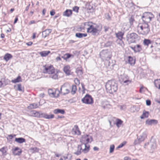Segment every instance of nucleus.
<instances>
[{
	"label": "nucleus",
	"mask_w": 160,
	"mask_h": 160,
	"mask_svg": "<svg viewBox=\"0 0 160 160\" xmlns=\"http://www.w3.org/2000/svg\"><path fill=\"white\" fill-rule=\"evenodd\" d=\"M83 29H87V32L90 33L91 35L97 36L100 33L102 26L92 22H87L83 23Z\"/></svg>",
	"instance_id": "f257e3e1"
},
{
	"label": "nucleus",
	"mask_w": 160,
	"mask_h": 160,
	"mask_svg": "<svg viewBox=\"0 0 160 160\" xmlns=\"http://www.w3.org/2000/svg\"><path fill=\"white\" fill-rule=\"evenodd\" d=\"M105 87L107 92L112 94L117 91L118 85L114 80H109L106 82Z\"/></svg>",
	"instance_id": "f03ea898"
},
{
	"label": "nucleus",
	"mask_w": 160,
	"mask_h": 160,
	"mask_svg": "<svg viewBox=\"0 0 160 160\" xmlns=\"http://www.w3.org/2000/svg\"><path fill=\"white\" fill-rule=\"evenodd\" d=\"M138 30L139 34L146 35L150 31L149 26L147 23H139L138 26Z\"/></svg>",
	"instance_id": "7ed1b4c3"
},
{
	"label": "nucleus",
	"mask_w": 160,
	"mask_h": 160,
	"mask_svg": "<svg viewBox=\"0 0 160 160\" xmlns=\"http://www.w3.org/2000/svg\"><path fill=\"white\" fill-rule=\"evenodd\" d=\"M44 72L50 74L49 77L53 79H58V73H55L54 69L52 65L48 67H45Z\"/></svg>",
	"instance_id": "20e7f679"
},
{
	"label": "nucleus",
	"mask_w": 160,
	"mask_h": 160,
	"mask_svg": "<svg viewBox=\"0 0 160 160\" xmlns=\"http://www.w3.org/2000/svg\"><path fill=\"white\" fill-rule=\"evenodd\" d=\"M119 80L121 84L124 85H128L131 82V81L129 80V78L128 75L124 74L120 76Z\"/></svg>",
	"instance_id": "39448f33"
},
{
	"label": "nucleus",
	"mask_w": 160,
	"mask_h": 160,
	"mask_svg": "<svg viewBox=\"0 0 160 160\" xmlns=\"http://www.w3.org/2000/svg\"><path fill=\"white\" fill-rule=\"evenodd\" d=\"M154 16L152 13L149 12L144 13L142 17V20L144 23L149 22L152 18H154Z\"/></svg>",
	"instance_id": "423d86ee"
},
{
	"label": "nucleus",
	"mask_w": 160,
	"mask_h": 160,
	"mask_svg": "<svg viewBox=\"0 0 160 160\" xmlns=\"http://www.w3.org/2000/svg\"><path fill=\"white\" fill-rule=\"evenodd\" d=\"M138 35L134 32L128 33L126 36V40L129 44L135 42L138 38Z\"/></svg>",
	"instance_id": "0eeeda50"
},
{
	"label": "nucleus",
	"mask_w": 160,
	"mask_h": 160,
	"mask_svg": "<svg viewBox=\"0 0 160 160\" xmlns=\"http://www.w3.org/2000/svg\"><path fill=\"white\" fill-rule=\"evenodd\" d=\"M156 143L155 140L152 138L149 142H147L145 144V148L148 149L150 148L151 150H154L156 148Z\"/></svg>",
	"instance_id": "6e6552de"
},
{
	"label": "nucleus",
	"mask_w": 160,
	"mask_h": 160,
	"mask_svg": "<svg viewBox=\"0 0 160 160\" xmlns=\"http://www.w3.org/2000/svg\"><path fill=\"white\" fill-rule=\"evenodd\" d=\"M92 141V136L88 135L86 134L82 136L81 139L80 140V142L82 143L81 144H88V143H90Z\"/></svg>",
	"instance_id": "1a4fd4ad"
},
{
	"label": "nucleus",
	"mask_w": 160,
	"mask_h": 160,
	"mask_svg": "<svg viewBox=\"0 0 160 160\" xmlns=\"http://www.w3.org/2000/svg\"><path fill=\"white\" fill-rule=\"evenodd\" d=\"M100 56L103 60H108L111 58L110 53L107 50L102 51L100 53Z\"/></svg>",
	"instance_id": "9d476101"
},
{
	"label": "nucleus",
	"mask_w": 160,
	"mask_h": 160,
	"mask_svg": "<svg viewBox=\"0 0 160 160\" xmlns=\"http://www.w3.org/2000/svg\"><path fill=\"white\" fill-rule=\"evenodd\" d=\"M147 137V132L146 131L143 132L139 136H138L137 139L134 142L135 145L138 144L143 141Z\"/></svg>",
	"instance_id": "9b49d317"
},
{
	"label": "nucleus",
	"mask_w": 160,
	"mask_h": 160,
	"mask_svg": "<svg viewBox=\"0 0 160 160\" xmlns=\"http://www.w3.org/2000/svg\"><path fill=\"white\" fill-rule=\"evenodd\" d=\"M82 101L83 103L88 104H92L93 102L92 98L91 95L88 94H87L82 99Z\"/></svg>",
	"instance_id": "f8f14e48"
},
{
	"label": "nucleus",
	"mask_w": 160,
	"mask_h": 160,
	"mask_svg": "<svg viewBox=\"0 0 160 160\" xmlns=\"http://www.w3.org/2000/svg\"><path fill=\"white\" fill-rule=\"evenodd\" d=\"M58 91L59 93H61L63 95H65L68 94L70 92V90L66 87L64 84H63L61 86L60 90H58Z\"/></svg>",
	"instance_id": "ddd939ff"
},
{
	"label": "nucleus",
	"mask_w": 160,
	"mask_h": 160,
	"mask_svg": "<svg viewBox=\"0 0 160 160\" xmlns=\"http://www.w3.org/2000/svg\"><path fill=\"white\" fill-rule=\"evenodd\" d=\"M14 155H19L22 152V150L18 147H16L12 151Z\"/></svg>",
	"instance_id": "4468645a"
},
{
	"label": "nucleus",
	"mask_w": 160,
	"mask_h": 160,
	"mask_svg": "<svg viewBox=\"0 0 160 160\" xmlns=\"http://www.w3.org/2000/svg\"><path fill=\"white\" fill-rule=\"evenodd\" d=\"M52 29H47L42 32V36L44 38H45L48 36L52 32Z\"/></svg>",
	"instance_id": "2eb2a0df"
},
{
	"label": "nucleus",
	"mask_w": 160,
	"mask_h": 160,
	"mask_svg": "<svg viewBox=\"0 0 160 160\" xmlns=\"http://www.w3.org/2000/svg\"><path fill=\"white\" fill-rule=\"evenodd\" d=\"M72 131L75 134L78 135H80L81 133L78 126L77 125L74 126V128L72 129Z\"/></svg>",
	"instance_id": "dca6fc26"
},
{
	"label": "nucleus",
	"mask_w": 160,
	"mask_h": 160,
	"mask_svg": "<svg viewBox=\"0 0 160 160\" xmlns=\"http://www.w3.org/2000/svg\"><path fill=\"white\" fill-rule=\"evenodd\" d=\"M54 116L53 114L49 115L45 113H42L41 117L42 118H45L49 119L53 118Z\"/></svg>",
	"instance_id": "f3484780"
},
{
	"label": "nucleus",
	"mask_w": 160,
	"mask_h": 160,
	"mask_svg": "<svg viewBox=\"0 0 160 160\" xmlns=\"http://www.w3.org/2000/svg\"><path fill=\"white\" fill-rule=\"evenodd\" d=\"M12 56L11 54L9 53H6L4 55L3 59L6 61L8 62L10 59L12 58Z\"/></svg>",
	"instance_id": "a211bd4d"
},
{
	"label": "nucleus",
	"mask_w": 160,
	"mask_h": 160,
	"mask_svg": "<svg viewBox=\"0 0 160 160\" xmlns=\"http://www.w3.org/2000/svg\"><path fill=\"white\" fill-rule=\"evenodd\" d=\"M63 70L67 75H69L70 74L71 71L70 70V67L69 66H65L63 68Z\"/></svg>",
	"instance_id": "6ab92c4d"
},
{
	"label": "nucleus",
	"mask_w": 160,
	"mask_h": 160,
	"mask_svg": "<svg viewBox=\"0 0 160 160\" xmlns=\"http://www.w3.org/2000/svg\"><path fill=\"white\" fill-rule=\"evenodd\" d=\"M75 72L78 77L81 76L83 74L82 68L81 67H78L76 69Z\"/></svg>",
	"instance_id": "aec40b11"
},
{
	"label": "nucleus",
	"mask_w": 160,
	"mask_h": 160,
	"mask_svg": "<svg viewBox=\"0 0 160 160\" xmlns=\"http://www.w3.org/2000/svg\"><path fill=\"white\" fill-rule=\"evenodd\" d=\"M31 113L32 115L34 117L42 118L41 117L42 113H40L36 111L33 110L31 112Z\"/></svg>",
	"instance_id": "412c9836"
},
{
	"label": "nucleus",
	"mask_w": 160,
	"mask_h": 160,
	"mask_svg": "<svg viewBox=\"0 0 160 160\" xmlns=\"http://www.w3.org/2000/svg\"><path fill=\"white\" fill-rule=\"evenodd\" d=\"M73 55L69 53H67L65 54L63 56H62V58H63L64 60L67 61L68 59L70 58L71 57L73 58Z\"/></svg>",
	"instance_id": "4be33fe9"
},
{
	"label": "nucleus",
	"mask_w": 160,
	"mask_h": 160,
	"mask_svg": "<svg viewBox=\"0 0 160 160\" xmlns=\"http://www.w3.org/2000/svg\"><path fill=\"white\" fill-rule=\"evenodd\" d=\"M72 14V11L71 10L67 9L63 13V15L67 17H69Z\"/></svg>",
	"instance_id": "5701e85b"
},
{
	"label": "nucleus",
	"mask_w": 160,
	"mask_h": 160,
	"mask_svg": "<svg viewBox=\"0 0 160 160\" xmlns=\"http://www.w3.org/2000/svg\"><path fill=\"white\" fill-rule=\"evenodd\" d=\"M50 53V52L49 51H44L40 52L39 53L41 57H45Z\"/></svg>",
	"instance_id": "b1692460"
},
{
	"label": "nucleus",
	"mask_w": 160,
	"mask_h": 160,
	"mask_svg": "<svg viewBox=\"0 0 160 160\" xmlns=\"http://www.w3.org/2000/svg\"><path fill=\"white\" fill-rule=\"evenodd\" d=\"M85 145V148L82 150V152L84 153H86L88 152L90 149V145H87V144H84Z\"/></svg>",
	"instance_id": "393cba45"
},
{
	"label": "nucleus",
	"mask_w": 160,
	"mask_h": 160,
	"mask_svg": "<svg viewBox=\"0 0 160 160\" xmlns=\"http://www.w3.org/2000/svg\"><path fill=\"white\" fill-rule=\"evenodd\" d=\"M128 62L131 65H133L135 63V60L131 56L128 57Z\"/></svg>",
	"instance_id": "a878e982"
},
{
	"label": "nucleus",
	"mask_w": 160,
	"mask_h": 160,
	"mask_svg": "<svg viewBox=\"0 0 160 160\" xmlns=\"http://www.w3.org/2000/svg\"><path fill=\"white\" fill-rule=\"evenodd\" d=\"M15 141L19 143H22L24 142H25V139L22 138H16L15 140Z\"/></svg>",
	"instance_id": "bb28decb"
},
{
	"label": "nucleus",
	"mask_w": 160,
	"mask_h": 160,
	"mask_svg": "<svg viewBox=\"0 0 160 160\" xmlns=\"http://www.w3.org/2000/svg\"><path fill=\"white\" fill-rule=\"evenodd\" d=\"M38 107V104L37 103H33L29 105L28 107L29 109H32L37 108Z\"/></svg>",
	"instance_id": "cd10ccee"
},
{
	"label": "nucleus",
	"mask_w": 160,
	"mask_h": 160,
	"mask_svg": "<svg viewBox=\"0 0 160 160\" xmlns=\"http://www.w3.org/2000/svg\"><path fill=\"white\" fill-rule=\"evenodd\" d=\"M82 145H78V150L77 152H74V154L75 155H78L81 154V150H82Z\"/></svg>",
	"instance_id": "c85d7f7f"
},
{
	"label": "nucleus",
	"mask_w": 160,
	"mask_h": 160,
	"mask_svg": "<svg viewBox=\"0 0 160 160\" xmlns=\"http://www.w3.org/2000/svg\"><path fill=\"white\" fill-rule=\"evenodd\" d=\"M53 112L55 114L60 113L62 114H63L65 113V112L64 110L63 109H56L54 110Z\"/></svg>",
	"instance_id": "c756f323"
},
{
	"label": "nucleus",
	"mask_w": 160,
	"mask_h": 160,
	"mask_svg": "<svg viewBox=\"0 0 160 160\" xmlns=\"http://www.w3.org/2000/svg\"><path fill=\"white\" fill-rule=\"evenodd\" d=\"M87 34L86 33H82L80 32H77L75 34V36L79 38H81L82 37H86Z\"/></svg>",
	"instance_id": "7c9ffc66"
},
{
	"label": "nucleus",
	"mask_w": 160,
	"mask_h": 160,
	"mask_svg": "<svg viewBox=\"0 0 160 160\" xmlns=\"http://www.w3.org/2000/svg\"><path fill=\"white\" fill-rule=\"evenodd\" d=\"M154 85L155 87L158 88L159 89H160V79H157L155 80L154 82Z\"/></svg>",
	"instance_id": "2f4dec72"
},
{
	"label": "nucleus",
	"mask_w": 160,
	"mask_h": 160,
	"mask_svg": "<svg viewBox=\"0 0 160 160\" xmlns=\"http://www.w3.org/2000/svg\"><path fill=\"white\" fill-rule=\"evenodd\" d=\"M124 35V33L122 32H119L116 34V37L119 39H122Z\"/></svg>",
	"instance_id": "473e14b6"
},
{
	"label": "nucleus",
	"mask_w": 160,
	"mask_h": 160,
	"mask_svg": "<svg viewBox=\"0 0 160 160\" xmlns=\"http://www.w3.org/2000/svg\"><path fill=\"white\" fill-rule=\"evenodd\" d=\"M158 121L154 119H152L150 120H148L146 121V123L149 125L152 124H157L158 123Z\"/></svg>",
	"instance_id": "72a5a7b5"
},
{
	"label": "nucleus",
	"mask_w": 160,
	"mask_h": 160,
	"mask_svg": "<svg viewBox=\"0 0 160 160\" xmlns=\"http://www.w3.org/2000/svg\"><path fill=\"white\" fill-rule=\"evenodd\" d=\"M135 52H140L142 50V46L141 45L137 44L135 46Z\"/></svg>",
	"instance_id": "f704fd0d"
},
{
	"label": "nucleus",
	"mask_w": 160,
	"mask_h": 160,
	"mask_svg": "<svg viewBox=\"0 0 160 160\" xmlns=\"http://www.w3.org/2000/svg\"><path fill=\"white\" fill-rule=\"evenodd\" d=\"M149 112H148L144 111L143 114L140 118L142 119L147 118L148 116Z\"/></svg>",
	"instance_id": "c9c22d12"
},
{
	"label": "nucleus",
	"mask_w": 160,
	"mask_h": 160,
	"mask_svg": "<svg viewBox=\"0 0 160 160\" xmlns=\"http://www.w3.org/2000/svg\"><path fill=\"white\" fill-rule=\"evenodd\" d=\"M21 81V77L19 76H18L16 78L12 81V82L14 83H15L16 82H18Z\"/></svg>",
	"instance_id": "e433bc0d"
},
{
	"label": "nucleus",
	"mask_w": 160,
	"mask_h": 160,
	"mask_svg": "<svg viewBox=\"0 0 160 160\" xmlns=\"http://www.w3.org/2000/svg\"><path fill=\"white\" fill-rule=\"evenodd\" d=\"M17 90L18 91L23 92L24 91V89L22 87L21 84H18L17 85Z\"/></svg>",
	"instance_id": "4c0bfd02"
},
{
	"label": "nucleus",
	"mask_w": 160,
	"mask_h": 160,
	"mask_svg": "<svg viewBox=\"0 0 160 160\" xmlns=\"http://www.w3.org/2000/svg\"><path fill=\"white\" fill-rule=\"evenodd\" d=\"M77 90V87L75 85H72V89L71 92V93L72 94H74Z\"/></svg>",
	"instance_id": "58836bf2"
},
{
	"label": "nucleus",
	"mask_w": 160,
	"mask_h": 160,
	"mask_svg": "<svg viewBox=\"0 0 160 160\" xmlns=\"http://www.w3.org/2000/svg\"><path fill=\"white\" fill-rule=\"evenodd\" d=\"M151 41L149 39H145L143 41V43L144 45L148 46L149 44H151Z\"/></svg>",
	"instance_id": "ea45409f"
},
{
	"label": "nucleus",
	"mask_w": 160,
	"mask_h": 160,
	"mask_svg": "<svg viewBox=\"0 0 160 160\" xmlns=\"http://www.w3.org/2000/svg\"><path fill=\"white\" fill-rule=\"evenodd\" d=\"M123 121L119 119H117L116 123V126L117 127H119L122 123Z\"/></svg>",
	"instance_id": "a19ab883"
},
{
	"label": "nucleus",
	"mask_w": 160,
	"mask_h": 160,
	"mask_svg": "<svg viewBox=\"0 0 160 160\" xmlns=\"http://www.w3.org/2000/svg\"><path fill=\"white\" fill-rule=\"evenodd\" d=\"M7 148L6 147H3L0 149V151L2 153V154H4L6 153Z\"/></svg>",
	"instance_id": "79ce46f5"
},
{
	"label": "nucleus",
	"mask_w": 160,
	"mask_h": 160,
	"mask_svg": "<svg viewBox=\"0 0 160 160\" xmlns=\"http://www.w3.org/2000/svg\"><path fill=\"white\" fill-rule=\"evenodd\" d=\"M115 146L113 144L111 145L110 146V153H111L112 152H113Z\"/></svg>",
	"instance_id": "37998d69"
},
{
	"label": "nucleus",
	"mask_w": 160,
	"mask_h": 160,
	"mask_svg": "<svg viewBox=\"0 0 160 160\" xmlns=\"http://www.w3.org/2000/svg\"><path fill=\"white\" fill-rule=\"evenodd\" d=\"M48 93L50 95H52V96H53V97L55 96V92H52V90L51 89L49 90Z\"/></svg>",
	"instance_id": "c03bdc74"
},
{
	"label": "nucleus",
	"mask_w": 160,
	"mask_h": 160,
	"mask_svg": "<svg viewBox=\"0 0 160 160\" xmlns=\"http://www.w3.org/2000/svg\"><path fill=\"white\" fill-rule=\"evenodd\" d=\"M156 46H155V49L156 51L160 50V43H156Z\"/></svg>",
	"instance_id": "a18cd8bd"
},
{
	"label": "nucleus",
	"mask_w": 160,
	"mask_h": 160,
	"mask_svg": "<svg viewBox=\"0 0 160 160\" xmlns=\"http://www.w3.org/2000/svg\"><path fill=\"white\" fill-rule=\"evenodd\" d=\"M126 143V141H124L122 143H121L118 146L117 148V149L119 148L123 147Z\"/></svg>",
	"instance_id": "49530a36"
},
{
	"label": "nucleus",
	"mask_w": 160,
	"mask_h": 160,
	"mask_svg": "<svg viewBox=\"0 0 160 160\" xmlns=\"http://www.w3.org/2000/svg\"><path fill=\"white\" fill-rule=\"evenodd\" d=\"M135 20L134 19V18L131 17L129 19V22L131 25H132L133 24V22Z\"/></svg>",
	"instance_id": "de8ad7c7"
},
{
	"label": "nucleus",
	"mask_w": 160,
	"mask_h": 160,
	"mask_svg": "<svg viewBox=\"0 0 160 160\" xmlns=\"http://www.w3.org/2000/svg\"><path fill=\"white\" fill-rule=\"evenodd\" d=\"M79 9V8L77 6L74 7L72 8L73 11H75L77 13L78 12Z\"/></svg>",
	"instance_id": "09e8293b"
},
{
	"label": "nucleus",
	"mask_w": 160,
	"mask_h": 160,
	"mask_svg": "<svg viewBox=\"0 0 160 160\" xmlns=\"http://www.w3.org/2000/svg\"><path fill=\"white\" fill-rule=\"evenodd\" d=\"M118 43L122 47H123L124 46V44L122 40V39H119Z\"/></svg>",
	"instance_id": "8fccbe9b"
},
{
	"label": "nucleus",
	"mask_w": 160,
	"mask_h": 160,
	"mask_svg": "<svg viewBox=\"0 0 160 160\" xmlns=\"http://www.w3.org/2000/svg\"><path fill=\"white\" fill-rule=\"evenodd\" d=\"M112 44V42L111 41H108L105 44V46L106 47H108L110 46Z\"/></svg>",
	"instance_id": "3c124183"
},
{
	"label": "nucleus",
	"mask_w": 160,
	"mask_h": 160,
	"mask_svg": "<svg viewBox=\"0 0 160 160\" xmlns=\"http://www.w3.org/2000/svg\"><path fill=\"white\" fill-rule=\"evenodd\" d=\"M74 81L76 84L79 85L80 83V80L77 78L75 79Z\"/></svg>",
	"instance_id": "603ef678"
},
{
	"label": "nucleus",
	"mask_w": 160,
	"mask_h": 160,
	"mask_svg": "<svg viewBox=\"0 0 160 160\" xmlns=\"http://www.w3.org/2000/svg\"><path fill=\"white\" fill-rule=\"evenodd\" d=\"M146 104L147 106H150L151 104V101L149 100H146Z\"/></svg>",
	"instance_id": "864d4df0"
},
{
	"label": "nucleus",
	"mask_w": 160,
	"mask_h": 160,
	"mask_svg": "<svg viewBox=\"0 0 160 160\" xmlns=\"http://www.w3.org/2000/svg\"><path fill=\"white\" fill-rule=\"evenodd\" d=\"M31 150L33 151V152H38V149L37 147L32 148Z\"/></svg>",
	"instance_id": "5fc2aeb1"
},
{
	"label": "nucleus",
	"mask_w": 160,
	"mask_h": 160,
	"mask_svg": "<svg viewBox=\"0 0 160 160\" xmlns=\"http://www.w3.org/2000/svg\"><path fill=\"white\" fill-rule=\"evenodd\" d=\"M157 21L160 22V13L157 15Z\"/></svg>",
	"instance_id": "6e6d98bb"
},
{
	"label": "nucleus",
	"mask_w": 160,
	"mask_h": 160,
	"mask_svg": "<svg viewBox=\"0 0 160 160\" xmlns=\"http://www.w3.org/2000/svg\"><path fill=\"white\" fill-rule=\"evenodd\" d=\"M55 12L54 10H52L50 12V14L51 16H53L55 14Z\"/></svg>",
	"instance_id": "4d7b16f0"
},
{
	"label": "nucleus",
	"mask_w": 160,
	"mask_h": 160,
	"mask_svg": "<svg viewBox=\"0 0 160 160\" xmlns=\"http://www.w3.org/2000/svg\"><path fill=\"white\" fill-rule=\"evenodd\" d=\"M32 44V42H29L26 43V44L28 46H30Z\"/></svg>",
	"instance_id": "13d9d810"
},
{
	"label": "nucleus",
	"mask_w": 160,
	"mask_h": 160,
	"mask_svg": "<svg viewBox=\"0 0 160 160\" xmlns=\"http://www.w3.org/2000/svg\"><path fill=\"white\" fill-rule=\"evenodd\" d=\"M35 21L34 20H32L29 23V25H31L32 24H34L35 23Z\"/></svg>",
	"instance_id": "bf43d9fd"
},
{
	"label": "nucleus",
	"mask_w": 160,
	"mask_h": 160,
	"mask_svg": "<svg viewBox=\"0 0 160 160\" xmlns=\"http://www.w3.org/2000/svg\"><path fill=\"white\" fill-rule=\"evenodd\" d=\"M18 20V17L16 16L15 19V20H14V24L16 23L17 22Z\"/></svg>",
	"instance_id": "052dcab7"
},
{
	"label": "nucleus",
	"mask_w": 160,
	"mask_h": 160,
	"mask_svg": "<svg viewBox=\"0 0 160 160\" xmlns=\"http://www.w3.org/2000/svg\"><path fill=\"white\" fill-rule=\"evenodd\" d=\"M93 149L94 151H98L99 150V148L97 147H94L93 148Z\"/></svg>",
	"instance_id": "680f3d73"
},
{
	"label": "nucleus",
	"mask_w": 160,
	"mask_h": 160,
	"mask_svg": "<svg viewBox=\"0 0 160 160\" xmlns=\"http://www.w3.org/2000/svg\"><path fill=\"white\" fill-rule=\"evenodd\" d=\"M130 48L133 50L135 52V46L134 47L130 46Z\"/></svg>",
	"instance_id": "e2e57ef3"
},
{
	"label": "nucleus",
	"mask_w": 160,
	"mask_h": 160,
	"mask_svg": "<svg viewBox=\"0 0 160 160\" xmlns=\"http://www.w3.org/2000/svg\"><path fill=\"white\" fill-rule=\"evenodd\" d=\"M30 5V4L29 3L28 5V6H27V7H26V9H25V10H26L27 11L29 9V8Z\"/></svg>",
	"instance_id": "0e129e2a"
},
{
	"label": "nucleus",
	"mask_w": 160,
	"mask_h": 160,
	"mask_svg": "<svg viewBox=\"0 0 160 160\" xmlns=\"http://www.w3.org/2000/svg\"><path fill=\"white\" fill-rule=\"evenodd\" d=\"M46 12V10L45 9H43L42 11V14L43 15H45Z\"/></svg>",
	"instance_id": "69168bd1"
},
{
	"label": "nucleus",
	"mask_w": 160,
	"mask_h": 160,
	"mask_svg": "<svg viewBox=\"0 0 160 160\" xmlns=\"http://www.w3.org/2000/svg\"><path fill=\"white\" fill-rule=\"evenodd\" d=\"M81 85H82V89L83 90H84L85 89V88L84 85V84L83 83H82Z\"/></svg>",
	"instance_id": "338daca9"
},
{
	"label": "nucleus",
	"mask_w": 160,
	"mask_h": 160,
	"mask_svg": "<svg viewBox=\"0 0 160 160\" xmlns=\"http://www.w3.org/2000/svg\"><path fill=\"white\" fill-rule=\"evenodd\" d=\"M56 60L57 61H61V58L60 57H57L56 58Z\"/></svg>",
	"instance_id": "774afa93"
}]
</instances>
